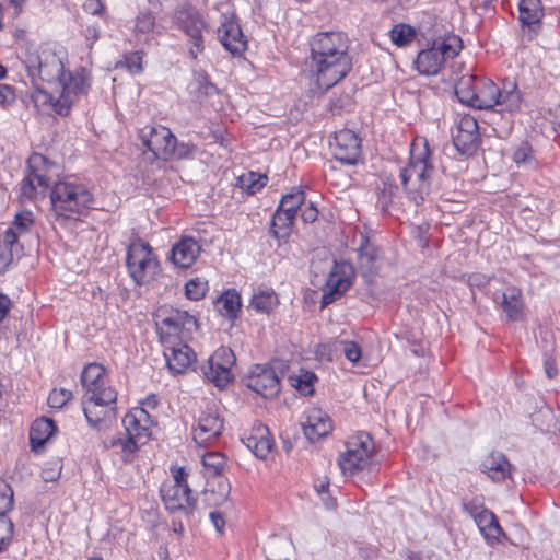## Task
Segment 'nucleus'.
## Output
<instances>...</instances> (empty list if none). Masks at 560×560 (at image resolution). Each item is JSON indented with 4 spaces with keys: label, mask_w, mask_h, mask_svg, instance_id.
Segmentation results:
<instances>
[{
    "label": "nucleus",
    "mask_w": 560,
    "mask_h": 560,
    "mask_svg": "<svg viewBox=\"0 0 560 560\" xmlns=\"http://www.w3.org/2000/svg\"><path fill=\"white\" fill-rule=\"evenodd\" d=\"M23 62L31 77L37 75L43 81L60 84L61 100L55 105L61 116H67L78 97L86 95L91 88V75L84 68L66 72L62 58L50 49L38 52L28 47Z\"/></svg>",
    "instance_id": "obj_1"
},
{
    "label": "nucleus",
    "mask_w": 560,
    "mask_h": 560,
    "mask_svg": "<svg viewBox=\"0 0 560 560\" xmlns=\"http://www.w3.org/2000/svg\"><path fill=\"white\" fill-rule=\"evenodd\" d=\"M310 47V68L319 89H331L351 71L350 40L346 33L318 32L312 37Z\"/></svg>",
    "instance_id": "obj_2"
},
{
    "label": "nucleus",
    "mask_w": 560,
    "mask_h": 560,
    "mask_svg": "<svg viewBox=\"0 0 560 560\" xmlns=\"http://www.w3.org/2000/svg\"><path fill=\"white\" fill-rule=\"evenodd\" d=\"M460 103L478 109L514 113L521 109L523 96L514 79L504 78L501 86L488 78L472 74L460 77L455 84Z\"/></svg>",
    "instance_id": "obj_3"
},
{
    "label": "nucleus",
    "mask_w": 560,
    "mask_h": 560,
    "mask_svg": "<svg viewBox=\"0 0 560 560\" xmlns=\"http://www.w3.org/2000/svg\"><path fill=\"white\" fill-rule=\"evenodd\" d=\"M82 407L92 428L116 418L117 392L109 384L108 373L102 364L90 363L81 373Z\"/></svg>",
    "instance_id": "obj_4"
},
{
    "label": "nucleus",
    "mask_w": 560,
    "mask_h": 560,
    "mask_svg": "<svg viewBox=\"0 0 560 560\" xmlns=\"http://www.w3.org/2000/svg\"><path fill=\"white\" fill-rule=\"evenodd\" d=\"M434 166L429 143L424 138H416L410 145L408 163L400 170L401 186L409 199L417 205L430 194Z\"/></svg>",
    "instance_id": "obj_5"
},
{
    "label": "nucleus",
    "mask_w": 560,
    "mask_h": 560,
    "mask_svg": "<svg viewBox=\"0 0 560 560\" xmlns=\"http://www.w3.org/2000/svg\"><path fill=\"white\" fill-rule=\"evenodd\" d=\"M50 203L56 220L78 221L93 209L94 197L85 184L67 177L52 185Z\"/></svg>",
    "instance_id": "obj_6"
},
{
    "label": "nucleus",
    "mask_w": 560,
    "mask_h": 560,
    "mask_svg": "<svg viewBox=\"0 0 560 560\" xmlns=\"http://www.w3.org/2000/svg\"><path fill=\"white\" fill-rule=\"evenodd\" d=\"M122 424L126 438L114 440L112 446L120 447L122 460L131 463L140 446L151 439L154 421L144 407H135L125 415Z\"/></svg>",
    "instance_id": "obj_7"
},
{
    "label": "nucleus",
    "mask_w": 560,
    "mask_h": 560,
    "mask_svg": "<svg viewBox=\"0 0 560 560\" xmlns=\"http://www.w3.org/2000/svg\"><path fill=\"white\" fill-rule=\"evenodd\" d=\"M153 318L162 345L187 341L191 338L192 332L198 329L195 315L168 305L158 307Z\"/></svg>",
    "instance_id": "obj_8"
},
{
    "label": "nucleus",
    "mask_w": 560,
    "mask_h": 560,
    "mask_svg": "<svg viewBox=\"0 0 560 560\" xmlns=\"http://www.w3.org/2000/svg\"><path fill=\"white\" fill-rule=\"evenodd\" d=\"M127 270L138 285H145L156 280L161 272L160 261L153 248L142 240L130 243L127 249Z\"/></svg>",
    "instance_id": "obj_9"
},
{
    "label": "nucleus",
    "mask_w": 560,
    "mask_h": 560,
    "mask_svg": "<svg viewBox=\"0 0 560 560\" xmlns=\"http://www.w3.org/2000/svg\"><path fill=\"white\" fill-rule=\"evenodd\" d=\"M172 477L166 479L160 489L162 501L170 511L184 510L190 512L196 501L187 482L188 472L184 467L173 466Z\"/></svg>",
    "instance_id": "obj_10"
},
{
    "label": "nucleus",
    "mask_w": 560,
    "mask_h": 560,
    "mask_svg": "<svg viewBox=\"0 0 560 560\" xmlns=\"http://www.w3.org/2000/svg\"><path fill=\"white\" fill-rule=\"evenodd\" d=\"M173 22L182 31L190 43L189 56L196 59L205 50L203 33L208 24L198 9L191 5H183L175 10Z\"/></svg>",
    "instance_id": "obj_11"
},
{
    "label": "nucleus",
    "mask_w": 560,
    "mask_h": 560,
    "mask_svg": "<svg viewBox=\"0 0 560 560\" xmlns=\"http://www.w3.org/2000/svg\"><path fill=\"white\" fill-rule=\"evenodd\" d=\"M52 165L54 164L40 153H33L28 158L27 167L20 188V197L23 200L32 201L39 196H45L50 185L48 173Z\"/></svg>",
    "instance_id": "obj_12"
},
{
    "label": "nucleus",
    "mask_w": 560,
    "mask_h": 560,
    "mask_svg": "<svg viewBox=\"0 0 560 560\" xmlns=\"http://www.w3.org/2000/svg\"><path fill=\"white\" fill-rule=\"evenodd\" d=\"M374 443L370 434L360 432L346 442V450L339 455L338 464L345 475L364 469L371 462Z\"/></svg>",
    "instance_id": "obj_13"
},
{
    "label": "nucleus",
    "mask_w": 560,
    "mask_h": 560,
    "mask_svg": "<svg viewBox=\"0 0 560 560\" xmlns=\"http://www.w3.org/2000/svg\"><path fill=\"white\" fill-rule=\"evenodd\" d=\"M494 307L509 323L523 322L526 318L527 307L523 291L520 287L508 284L492 294Z\"/></svg>",
    "instance_id": "obj_14"
},
{
    "label": "nucleus",
    "mask_w": 560,
    "mask_h": 560,
    "mask_svg": "<svg viewBox=\"0 0 560 560\" xmlns=\"http://www.w3.org/2000/svg\"><path fill=\"white\" fill-rule=\"evenodd\" d=\"M223 423L218 408L214 405H208L196 419V424L192 428L194 441L202 447L213 445L222 433Z\"/></svg>",
    "instance_id": "obj_15"
},
{
    "label": "nucleus",
    "mask_w": 560,
    "mask_h": 560,
    "mask_svg": "<svg viewBox=\"0 0 560 560\" xmlns=\"http://www.w3.org/2000/svg\"><path fill=\"white\" fill-rule=\"evenodd\" d=\"M140 139L158 159L168 160L175 153L176 137L164 126L144 127L141 129Z\"/></svg>",
    "instance_id": "obj_16"
},
{
    "label": "nucleus",
    "mask_w": 560,
    "mask_h": 560,
    "mask_svg": "<svg viewBox=\"0 0 560 560\" xmlns=\"http://www.w3.org/2000/svg\"><path fill=\"white\" fill-rule=\"evenodd\" d=\"M235 363V355L230 348H219L208 361L203 369L205 376L218 387H224L233 380L231 371Z\"/></svg>",
    "instance_id": "obj_17"
},
{
    "label": "nucleus",
    "mask_w": 560,
    "mask_h": 560,
    "mask_svg": "<svg viewBox=\"0 0 560 560\" xmlns=\"http://www.w3.org/2000/svg\"><path fill=\"white\" fill-rule=\"evenodd\" d=\"M354 270L348 262H335L323 289L322 304L328 305L340 298L352 284Z\"/></svg>",
    "instance_id": "obj_18"
},
{
    "label": "nucleus",
    "mask_w": 560,
    "mask_h": 560,
    "mask_svg": "<svg viewBox=\"0 0 560 560\" xmlns=\"http://www.w3.org/2000/svg\"><path fill=\"white\" fill-rule=\"evenodd\" d=\"M334 156L341 163L353 165L362 153L360 137L350 129H341L335 133L330 142Z\"/></svg>",
    "instance_id": "obj_19"
},
{
    "label": "nucleus",
    "mask_w": 560,
    "mask_h": 560,
    "mask_svg": "<svg viewBox=\"0 0 560 560\" xmlns=\"http://www.w3.org/2000/svg\"><path fill=\"white\" fill-rule=\"evenodd\" d=\"M453 143L462 154L472 155L480 145L479 126L477 119L470 115L460 117Z\"/></svg>",
    "instance_id": "obj_20"
},
{
    "label": "nucleus",
    "mask_w": 560,
    "mask_h": 560,
    "mask_svg": "<svg viewBox=\"0 0 560 560\" xmlns=\"http://www.w3.org/2000/svg\"><path fill=\"white\" fill-rule=\"evenodd\" d=\"M222 46L233 56H242L247 49V40L234 15H223L218 28Z\"/></svg>",
    "instance_id": "obj_21"
},
{
    "label": "nucleus",
    "mask_w": 560,
    "mask_h": 560,
    "mask_svg": "<svg viewBox=\"0 0 560 560\" xmlns=\"http://www.w3.org/2000/svg\"><path fill=\"white\" fill-rule=\"evenodd\" d=\"M163 346L166 365L172 374L185 373L197 360L195 351L187 341H174Z\"/></svg>",
    "instance_id": "obj_22"
},
{
    "label": "nucleus",
    "mask_w": 560,
    "mask_h": 560,
    "mask_svg": "<svg viewBox=\"0 0 560 560\" xmlns=\"http://www.w3.org/2000/svg\"><path fill=\"white\" fill-rule=\"evenodd\" d=\"M243 443L259 459H267L275 450L276 443L267 425L258 422L244 433Z\"/></svg>",
    "instance_id": "obj_23"
},
{
    "label": "nucleus",
    "mask_w": 560,
    "mask_h": 560,
    "mask_svg": "<svg viewBox=\"0 0 560 560\" xmlns=\"http://www.w3.org/2000/svg\"><path fill=\"white\" fill-rule=\"evenodd\" d=\"M247 387L262 397L276 396L280 389V381L276 371L266 365H256L247 377Z\"/></svg>",
    "instance_id": "obj_24"
},
{
    "label": "nucleus",
    "mask_w": 560,
    "mask_h": 560,
    "mask_svg": "<svg viewBox=\"0 0 560 560\" xmlns=\"http://www.w3.org/2000/svg\"><path fill=\"white\" fill-rule=\"evenodd\" d=\"M302 428L305 436L315 442L327 436L332 430L330 417L322 409L311 407L304 412Z\"/></svg>",
    "instance_id": "obj_25"
},
{
    "label": "nucleus",
    "mask_w": 560,
    "mask_h": 560,
    "mask_svg": "<svg viewBox=\"0 0 560 560\" xmlns=\"http://www.w3.org/2000/svg\"><path fill=\"white\" fill-rule=\"evenodd\" d=\"M201 246L194 237H182L172 248V261L180 268H189L200 255Z\"/></svg>",
    "instance_id": "obj_26"
},
{
    "label": "nucleus",
    "mask_w": 560,
    "mask_h": 560,
    "mask_svg": "<svg viewBox=\"0 0 560 560\" xmlns=\"http://www.w3.org/2000/svg\"><path fill=\"white\" fill-rule=\"evenodd\" d=\"M19 234L14 229H7L0 236V271L4 270L15 257L22 254L23 247L19 243Z\"/></svg>",
    "instance_id": "obj_27"
},
{
    "label": "nucleus",
    "mask_w": 560,
    "mask_h": 560,
    "mask_svg": "<svg viewBox=\"0 0 560 560\" xmlns=\"http://www.w3.org/2000/svg\"><path fill=\"white\" fill-rule=\"evenodd\" d=\"M482 471L491 480L500 482L511 477L512 465L503 454L492 453L483 460Z\"/></svg>",
    "instance_id": "obj_28"
},
{
    "label": "nucleus",
    "mask_w": 560,
    "mask_h": 560,
    "mask_svg": "<svg viewBox=\"0 0 560 560\" xmlns=\"http://www.w3.org/2000/svg\"><path fill=\"white\" fill-rule=\"evenodd\" d=\"M57 432L55 422L49 418L36 419L30 430L31 446L38 452Z\"/></svg>",
    "instance_id": "obj_29"
},
{
    "label": "nucleus",
    "mask_w": 560,
    "mask_h": 560,
    "mask_svg": "<svg viewBox=\"0 0 560 560\" xmlns=\"http://www.w3.org/2000/svg\"><path fill=\"white\" fill-rule=\"evenodd\" d=\"M476 524L490 546L501 542V538H506L497 516L490 510L483 512Z\"/></svg>",
    "instance_id": "obj_30"
},
{
    "label": "nucleus",
    "mask_w": 560,
    "mask_h": 560,
    "mask_svg": "<svg viewBox=\"0 0 560 560\" xmlns=\"http://www.w3.org/2000/svg\"><path fill=\"white\" fill-rule=\"evenodd\" d=\"M544 15L541 0H520L518 20L524 26L539 27Z\"/></svg>",
    "instance_id": "obj_31"
},
{
    "label": "nucleus",
    "mask_w": 560,
    "mask_h": 560,
    "mask_svg": "<svg viewBox=\"0 0 560 560\" xmlns=\"http://www.w3.org/2000/svg\"><path fill=\"white\" fill-rule=\"evenodd\" d=\"M381 250L377 246L365 241L359 248V268L365 276L375 275L381 267Z\"/></svg>",
    "instance_id": "obj_32"
},
{
    "label": "nucleus",
    "mask_w": 560,
    "mask_h": 560,
    "mask_svg": "<svg viewBox=\"0 0 560 560\" xmlns=\"http://www.w3.org/2000/svg\"><path fill=\"white\" fill-rule=\"evenodd\" d=\"M444 60L441 57V51L434 46L421 50L416 59V67L419 73L424 75H435L442 69Z\"/></svg>",
    "instance_id": "obj_33"
},
{
    "label": "nucleus",
    "mask_w": 560,
    "mask_h": 560,
    "mask_svg": "<svg viewBox=\"0 0 560 560\" xmlns=\"http://www.w3.org/2000/svg\"><path fill=\"white\" fill-rule=\"evenodd\" d=\"M156 31L155 18L150 12L139 13L135 20L133 36L138 43L148 44L159 35Z\"/></svg>",
    "instance_id": "obj_34"
},
{
    "label": "nucleus",
    "mask_w": 560,
    "mask_h": 560,
    "mask_svg": "<svg viewBox=\"0 0 560 560\" xmlns=\"http://www.w3.org/2000/svg\"><path fill=\"white\" fill-rule=\"evenodd\" d=\"M241 306V295L234 289L226 290L215 301V307L220 314L229 319L237 317Z\"/></svg>",
    "instance_id": "obj_35"
},
{
    "label": "nucleus",
    "mask_w": 560,
    "mask_h": 560,
    "mask_svg": "<svg viewBox=\"0 0 560 560\" xmlns=\"http://www.w3.org/2000/svg\"><path fill=\"white\" fill-rule=\"evenodd\" d=\"M278 304V295L272 290H259L250 299V306L262 314H270Z\"/></svg>",
    "instance_id": "obj_36"
},
{
    "label": "nucleus",
    "mask_w": 560,
    "mask_h": 560,
    "mask_svg": "<svg viewBox=\"0 0 560 560\" xmlns=\"http://www.w3.org/2000/svg\"><path fill=\"white\" fill-rule=\"evenodd\" d=\"M295 217L277 209L271 220V233L277 238L290 235Z\"/></svg>",
    "instance_id": "obj_37"
},
{
    "label": "nucleus",
    "mask_w": 560,
    "mask_h": 560,
    "mask_svg": "<svg viewBox=\"0 0 560 560\" xmlns=\"http://www.w3.org/2000/svg\"><path fill=\"white\" fill-rule=\"evenodd\" d=\"M267 176L255 172H246L236 179V186L249 195H254L267 184Z\"/></svg>",
    "instance_id": "obj_38"
},
{
    "label": "nucleus",
    "mask_w": 560,
    "mask_h": 560,
    "mask_svg": "<svg viewBox=\"0 0 560 560\" xmlns=\"http://www.w3.org/2000/svg\"><path fill=\"white\" fill-rule=\"evenodd\" d=\"M305 202V192L303 189L294 187L284 195L278 209L296 217L298 210L302 209Z\"/></svg>",
    "instance_id": "obj_39"
},
{
    "label": "nucleus",
    "mask_w": 560,
    "mask_h": 560,
    "mask_svg": "<svg viewBox=\"0 0 560 560\" xmlns=\"http://www.w3.org/2000/svg\"><path fill=\"white\" fill-rule=\"evenodd\" d=\"M433 46L441 51V57L444 61L456 57L463 48L460 37L454 34L447 35L439 42H434Z\"/></svg>",
    "instance_id": "obj_40"
},
{
    "label": "nucleus",
    "mask_w": 560,
    "mask_h": 560,
    "mask_svg": "<svg viewBox=\"0 0 560 560\" xmlns=\"http://www.w3.org/2000/svg\"><path fill=\"white\" fill-rule=\"evenodd\" d=\"M226 465L224 454L220 452H208L202 456V466L206 474L210 477L220 476Z\"/></svg>",
    "instance_id": "obj_41"
},
{
    "label": "nucleus",
    "mask_w": 560,
    "mask_h": 560,
    "mask_svg": "<svg viewBox=\"0 0 560 560\" xmlns=\"http://www.w3.org/2000/svg\"><path fill=\"white\" fill-rule=\"evenodd\" d=\"M389 36L392 42L398 47L408 46L416 37V31L408 24H397L390 32Z\"/></svg>",
    "instance_id": "obj_42"
},
{
    "label": "nucleus",
    "mask_w": 560,
    "mask_h": 560,
    "mask_svg": "<svg viewBox=\"0 0 560 560\" xmlns=\"http://www.w3.org/2000/svg\"><path fill=\"white\" fill-rule=\"evenodd\" d=\"M209 290L208 280L201 277H195L185 284V295L191 301H199L205 298Z\"/></svg>",
    "instance_id": "obj_43"
},
{
    "label": "nucleus",
    "mask_w": 560,
    "mask_h": 560,
    "mask_svg": "<svg viewBox=\"0 0 560 560\" xmlns=\"http://www.w3.org/2000/svg\"><path fill=\"white\" fill-rule=\"evenodd\" d=\"M35 226V217L31 211H21L18 212L12 221V225L9 229H14V232H18L19 236L31 233L33 228Z\"/></svg>",
    "instance_id": "obj_44"
},
{
    "label": "nucleus",
    "mask_w": 560,
    "mask_h": 560,
    "mask_svg": "<svg viewBox=\"0 0 560 560\" xmlns=\"http://www.w3.org/2000/svg\"><path fill=\"white\" fill-rule=\"evenodd\" d=\"M315 380L316 375L307 371H302L299 375L290 376L291 385L303 395H310L313 393V383Z\"/></svg>",
    "instance_id": "obj_45"
},
{
    "label": "nucleus",
    "mask_w": 560,
    "mask_h": 560,
    "mask_svg": "<svg viewBox=\"0 0 560 560\" xmlns=\"http://www.w3.org/2000/svg\"><path fill=\"white\" fill-rule=\"evenodd\" d=\"M61 100V94L58 97H54L51 94L43 89H36L32 94V101L38 109L50 107L59 115L56 108L57 102Z\"/></svg>",
    "instance_id": "obj_46"
},
{
    "label": "nucleus",
    "mask_w": 560,
    "mask_h": 560,
    "mask_svg": "<svg viewBox=\"0 0 560 560\" xmlns=\"http://www.w3.org/2000/svg\"><path fill=\"white\" fill-rule=\"evenodd\" d=\"M143 51H130L124 55L121 65L125 66L129 72L139 74L143 71Z\"/></svg>",
    "instance_id": "obj_47"
},
{
    "label": "nucleus",
    "mask_w": 560,
    "mask_h": 560,
    "mask_svg": "<svg viewBox=\"0 0 560 560\" xmlns=\"http://www.w3.org/2000/svg\"><path fill=\"white\" fill-rule=\"evenodd\" d=\"M13 523L7 514H0V553L4 551L12 541Z\"/></svg>",
    "instance_id": "obj_48"
},
{
    "label": "nucleus",
    "mask_w": 560,
    "mask_h": 560,
    "mask_svg": "<svg viewBox=\"0 0 560 560\" xmlns=\"http://www.w3.org/2000/svg\"><path fill=\"white\" fill-rule=\"evenodd\" d=\"M73 397L72 392L65 388H55L50 392L47 402L50 408L60 409Z\"/></svg>",
    "instance_id": "obj_49"
},
{
    "label": "nucleus",
    "mask_w": 560,
    "mask_h": 560,
    "mask_svg": "<svg viewBox=\"0 0 560 560\" xmlns=\"http://www.w3.org/2000/svg\"><path fill=\"white\" fill-rule=\"evenodd\" d=\"M13 490L3 479H0V514H7L13 508Z\"/></svg>",
    "instance_id": "obj_50"
},
{
    "label": "nucleus",
    "mask_w": 560,
    "mask_h": 560,
    "mask_svg": "<svg viewBox=\"0 0 560 560\" xmlns=\"http://www.w3.org/2000/svg\"><path fill=\"white\" fill-rule=\"evenodd\" d=\"M345 353V357L352 363H357L362 355L360 346L354 341L341 340L336 342Z\"/></svg>",
    "instance_id": "obj_51"
},
{
    "label": "nucleus",
    "mask_w": 560,
    "mask_h": 560,
    "mask_svg": "<svg viewBox=\"0 0 560 560\" xmlns=\"http://www.w3.org/2000/svg\"><path fill=\"white\" fill-rule=\"evenodd\" d=\"M217 86L209 81L206 74H199L197 78V88L195 94L198 98L211 96L217 93Z\"/></svg>",
    "instance_id": "obj_52"
},
{
    "label": "nucleus",
    "mask_w": 560,
    "mask_h": 560,
    "mask_svg": "<svg viewBox=\"0 0 560 560\" xmlns=\"http://www.w3.org/2000/svg\"><path fill=\"white\" fill-rule=\"evenodd\" d=\"M353 105L351 95L347 94L343 97L331 101L330 110L332 115H340L342 112H351Z\"/></svg>",
    "instance_id": "obj_53"
},
{
    "label": "nucleus",
    "mask_w": 560,
    "mask_h": 560,
    "mask_svg": "<svg viewBox=\"0 0 560 560\" xmlns=\"http://www.w3.org/2000/svg\"><path fill=\"white\" fill-rule=\"evenodd\" d=\"M463 509L474 518L475 522L479 518V516H481V514H483V512L488 511L483 503L477 499L464 502Z\"/></svg>",
    "instance_id": "obj_54"
},
{
    "label": "nucleus",
    "mask_w": 560,
    "mask_h": 560,
    "mask_svg": "<svg viewBox=\"0 0 560 560\" xmlns=\"http://www.w3.org/2000/svg\"><path fill=\"white\" fill-rule=\"evenodd\" d=\"M533 160L532 148L527 143H522L513 153V161L516 164H526Z\"/></svg>",
    "instance_id": "obj_55"
},
{
    "label": "nucleus",
    "mask_w": 560,
    "mask_h": 560,
    "mask_svg": "<svg viewBox=\"0 0 560 560\" xmlns=\"http://www.w3.org/2000/svg\"><path fill=\"white\" fill-rule=\"evenodd\" d=\"M16 100L15 90L12 85L0 84V106L12 105Z\"/></svg>",
    "instance_id": "obj_56"
},
{
    "label": "nucleus",
    "mask_w": 560,
    "mask_h": 560,
    "mask_svg": "<svg viewBox=\"0 0 560 560\" xmlns=\"http://www.w3.org/2000/svg\"><path fill=\"white\" fill-rule=\"evenodd\" d=\"M398 191V186L392 182H383V187L381 189V199L383 201L384 207L390 203L392 198Z\"/></svg>",
    "instance_id": "obj_57"
},
{
    "label": "nucleus",
    "mask_w": 560,
    "mask_h": 560,
    "mask_svg": "<svg viewBox=\"0 0 560 560\" xmlns=\"http://www.w3.org/2000/svg\"><path fill=\"white\" fill-rule=\"evenodd\" d=\"M493 278H494L493 275L488 276V275H483L480 272H474L468 276V283L471 287L482 288V287L488 285Z\"/></svg>",
    "instance_id": "obj_58"
},
{
    "label": "nucleus",
    "mask_w": 560,
    "mask_h": 560,
    "mask_svg": "<svg viewBox=\"0 0 560 560\" xmlns=\"http://www.w3.org/2000/svg\"><path fill=\"white\" fill-rule=\"evenodd\" d=\"M301 211V218L305 223H313L317 220L318 210L314 207L312 202L307 205L304 203Z\"/></svg>",
    "instance_id": "obj_59"
},
{
    "label": "nucleus",
    "mask_w": 560,
    "mask_h": 560,
    "mask_svg": "<svg viewBox=\"0 0 560 560\" xmlns=\"http://www.w3.org/2000/svg\"><path fill=\"white\" fill-rule=\"evenodd\" d=\"M84 10L91 14L102 15L104 13V5L100 0H86Z\"/></svg>",
    "instance_id": "obj_60"
},
{
    "label": "nucleus",
    "mask_w": 560,
    "mask_h": 560,
    "mask_svg": "<svg viewBox=\"0 0 560 560\" xmlns=\"http://www.w3.org/2000/svg\"><path fill=\"white\" fill-rule=\"evenodd\" d=\"M210 520H211V523L213 524V526L215 527V529L219 533H222L224 529V526H225V521H224L223 515L218 511H212L210 513Z\"/></svg>",
    "instance_id": "obj_61"
},
{
    "label": "nucleus",
    "mask_w": 560,
    "mask_h": 560,
    "mask_svg": "<svg viewBox=\"0 0 560 560\" xmlns=\"http://www.w3.org/2000/svg\"><path fill=\"white\" fill-rule=\"evenodd\" d=\"M10 308L11 300L7 295L0 293V323L7 317Z\"/></svg>",
    "instance_id": "obj_62"
},
{
    "label": "nucleus",
    "mask_w": 560,
    "mask_h": 560,
    "mask_svg": "<svg viewBox=\"0 0 560 560\" xmlns=\"http://www.w3.org/2000/svg\"><path fill=\"white\" fill-rule=\"evenodd\" d=\"M545 372L549 378H552L557 375L558 369L555 360L549 358L545 361Z\"/></svg>",
    "instance_id": "obj_63"
},
{
    "label": "nucleus",
    "mask_w": 560,
    "mask_h": 560,
    "mask_svg": "<svg viewBox=\"0 0 560 560\" xmlns=\"http://www.w3.org/2000/svg\"><path fill=\"white\" fill-rule=\"evenodd\" d=\"M158 405H159L158 396L154 394H151L144 399L141 407H144L148 410V409H155L158 407Z\"/></svg>",
    "instance_id": "obj_64"
}]
</instances>
